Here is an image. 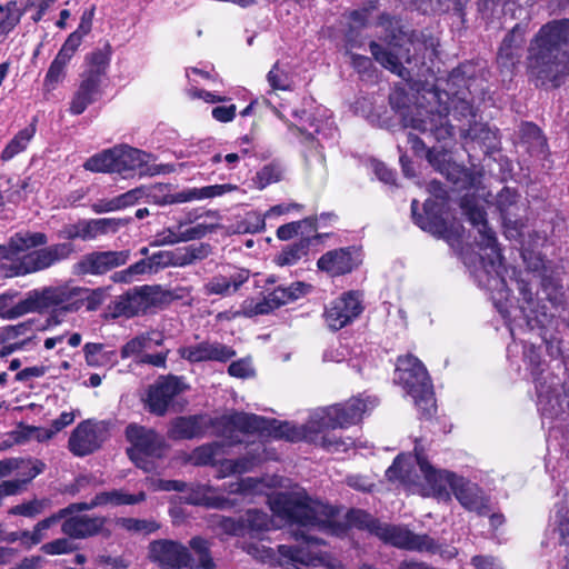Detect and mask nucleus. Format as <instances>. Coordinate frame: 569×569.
<instances>
[{"label":"nucleus","mask_w":569,"mask_h":569,"mask_svg":"<svg viewBox=\"0 0 569 569\" xmlns=\"http://www.w3.org/2000/svg\"><path fill=\"white\" fill-rule=\"evenodd\" d=\"M178 353L182 359H186L190 362H224L236 355L232 348L217 341H202L196 345L181 347L178 350Z\"/></svg>","instance_id":"nucleus-28"},{"label":"nucleus","mask_w":569,"mask_h":569,"mask_svg":"<svg viewBox=\"0 0 569 569\" xmlns=\"http://www.w3.org/2000/svg\"><path fill=\"white\" fill-rule=\"evenodd\" d=\"M13 237H29L34 241L32 244L27 243V247H22L13 254V266H11L9 272V276L13 278L47 269L69 257L72 251L70 243H58L26 253L31 248L44 244L47 242L46 234L41 232H18Z\"/></svg>","instance_id":"nucleus-11"},{"label":"nucleus","mask_w":569,"mask_h":569,"mask_svg":"<svg viewBox=\"0 0 569 569\" xmlns=\"http://www.w3.org/2000/svg\"><path fill=\"white\" fill-rule=\"evenodd\" d=\"M269 90L264 97L273 102L278 91H292L296 87L295 72L290 64L277 62L266 76Z\"/></svg>","instance_id":"nucleus-37"},{"label":"nucleus","mask_w":569,"mask_h":569,"mask_svg":"<svg viewBox=\"0 0 569 569\" xmlns=\"http://www.w3.org/2000/svg\"><path fill=\"white\" fill-rule=\"evenodd\" d=\"M370 51L375 59L386 69L396 73L403 80L409 81L411 73L402 62L406 61L408 64L411 63V59L408 56L409 48H405L403 38H396L389 42L387 49H383L380 44L371 42Z\"/></svg>","instance_id":"nucleus-18"},{"label":"nucleus","mask_w":569,"mask_h":569,"mask_svg":"<svg viewBox=\"0 0 569 569\" xmlns=\"http://www.w3.org/2000/svg\"><path fill=\"white\" fill-rule=\"evenodd\" d=\"M523 360L533 378L542 426L551 431L558 427L555 422L567 421L566 407L569 400L567 396L561 398L560 379L546 370L540 351L535 346H523Z\"/></svg>","instance_id":"nucleus-7"},{"label":"nucleus","mask_w":569,"mask_h":569,"mask_svg":"<svg viewBox=\"0 0 569 569\" xmlns=\"http://www.w3.org/2000/svg\"><path fill=\"white\" fill-rule=\"evenodd\" d=\"M243 550L262 563L271 567H281L282 569H300L301 566H325L330 569H337L339 567L337 561L330 559L327 555L305 548L281 545L278 547L280 558L276 556L271 548L260 542L247 543Z\"/></svg>","instance_id":"nucleus-12"},{"label":"nucleus","mask_w":569,"mask_h":569,"mask_svg":"<svg viewBox=\"0 0 569 569\" xmlns=\"http://www.w3.org/2000/svg\"><path fill=\"white\" fill-rule=\"evenodd\" d=\"M234 190H237V186L230 183L204 186L200 188L190 187L173 193L164 194L162 200L158 202L160 204H177L192 201H202L206 199L221 197Z\"/></svg>","instance_id":"nucleus-30"},{"label":"nucleus","mask_w":569,"mask_h":569,"mask_svg":"<svg viewBox=\"0 0 569 569\" xmlns=\"http://www.w3.org/2000/svg\"><path fill=\"white\" fill-rule=\"evenodd\" d=\"M261 481L254 478H246L230 486L231 493H240L242 496H248L251 493H256L259 491L261 487Z\"/></svg>","instance_id":"nucleus-63"},{"label":"nucleus","mask_w":569,"mask_h":569,"mask_svg":"<svg viewBox=\"0 0 569 569\" xmlns=\"http://www.w3.org/2000/svg\"><path fill=\"white\" fill-rule=\"evenodd\" d=\"M83 353L86 362L90 367H112L117 363V352L114 350H106L101 343H86Z\"/></svg>","instance_id":"nucleus-45"},{"label":"nucleus","mask_w":569,"mask_h":569,"mask_svg":"<svg viewBox=\"0 0 569 569\" xmlns=\"http://www.w3.org/2000/svg\"><path fill=\"white\" fill-rule=\"evenodd\" d=\"M114 173L127 177L137 169L148 164L151 156L144 151L130 147L128 144H119L112 148Z\"/></svg>","instance_id":"nucleus-35"},{"label":"nucleus","mask_w":569,"mask_h":569,"mask_svg":"<svg viewBox=\"0 0 569 569\" xmlns=\"http://www.w3.org/2000/svg\"><path fill=\"white\" fill-rule=\"evenodd\" d=\"M386 476L392 482H399L412 492L438 500H450L456 482L460 479L456 473L437 469L419 452L399 455Z\"/></svg>","instance_id":"nucleus-6"},{"label":"nucleus","mask_w":569,"mask_h":569,"mask_svg":"<svg viewBox=\"0 0 569 569\" xmlns=\"http://www.w3.org/2000/svg\"><path fill=\"white\" fill-rule=\"evenodd\" d=\"M263 107H267V108H270L272 110V112L281 120H283V114L282 112L280 111V109L276 106V103L269 98V97H264L262 96L261 98H257L254 100H252L242 111H241V116L242 117H247L249 114H251L253 112L254 109H260V108H263Z\"/></svg>","instance_id":"nucleus-61"},{"label":"nucleus","mask_w":569,"mask_h":569,"mask_svg":"<svg viewBox=\"0 0 569 569\" xmlns=\"http://www.w3.org/2000/svg\"><path fill=\"white\" fill-rule=\"evenodd\" d=\"M154 333H141L139 336L133 337L130 339L122 348H121V357L123 359L138 356L143 350L151 347V343L154 342L156 345L161 343V339H153L152 336Z\"/></svg>","instance_id":"nucleus-51"},{"label":"nucleus","mask_w":569,"mask_h":569,"mask_svg":"<svg viewBox=\"0 0 569 569\" xmlns=\"http://www.w3.org/2000/svg\"><path fill=\"white\" fill-rule=\"evenodd\" d=\"M128 259V251L92 252L82 258L78 263V268L81 273L102 274L113 268L124 264Z\"/></svg>","instance_id":"nucleus-34"},{"label":"nucleus","mask_w":569,"mask_h":569,"mask_svg":"<svg viewBox=\"0 0 569 569\" xmlns=\"http://www.w3.org/2000/svg\"><path fill=\"white\" fill-rule=\"evenodd\" d=\"M126 436L131 447L128 449L129 458L137 467L150 472L156 469L154 459L163 451V441L153 430L138 425H129Z\"/></svg>","instance_id":"nucleus-15"},{"label":"nucleus","mask_w":569,"mask_h":569,"mask_svg":"<svg viewBox=\"0 0 569 569\" xmlns=\"http://www.w3.org/2000/svg\"><path fill=\"white\" fill-rule=\"evenodd\" d=\"M192 219L189 216L183 220H179L177 224L162 229L153 237L151 246H173L180 242H188L203 238L213 230L212 224L198 223L191 226Z\"/></svg>","instance_id":"nucleus-21"},{"label":"nucleus","mask_w":569,"mask_h":569,"mask_svg":"<svg viewBox=\"0 0 569 569\" xmlns=\"http://www.w3.org/2000/svg\"><path fill=\"white\" fill-rule=\"evenodd\" d=\"M82 506L81 502L79 503H72L69 507L61 509L59 512L52 515L49 518H46L41 521H39L38 525V531H46L49 529L52 525L61 520L62 518H66L68 515H71L76 511H83L84 509L80 508Z\"/></svg>","instance_id":"nucleus-60"},{"label":"nucleus","mask_w":569,"mask_h":569,"mask_svg":"<svg viewBox=\"0 0 569 569\" xmlns=\"http://www.w3.org/2000/svg\"><path fill=\"white\" fill-rule=\"evenodd\" d=\"M529 31V23H517L503 38L497 61L498 64L507 71H512L519 64L523 52L526 36Z\"/></svg>","instance_id":"nucleus-22"},{"label":"nucleus","mask_w":569,"mask_h":569,"mask_svg":"<svg viewBox=\"0 0 569 569\" xmlns=\"http://www.w3.org/2000/svg\"><path fill=\"white\" fill-rule=\"evenodd\" d=\"M541 543L545 547H562L566 552L563 569H569V508L565 502L553 506Z\"/></svg>","instance_id":"nucleus-20"},{"label":"nucleus","mask_w":569,"mask_h":569,"mask_svg":"<svg viewBox=\"0 0 569 569\" xmlns=\"http://www.w3.org/2000/svg\"><path fill=\"white\" fill-rule=\"evenodd\" d=\"M42 551L47 555H64L74 550V545L67 538H60L44 543L41 547Z\"/></svg>","instance_id":"nucleus-62"},{"label":"nucleus","mask_w":569,"mask_h":569,"mask_svg":"<svg viewBox=\"0 0 569 569\" xmlns=\"http://www.w3.org/2000/svg\"><path fill=\"white\" fill-rule=\"evenodd\" d=\"M119 229V221L112 218L81 220L64 227L62 233L67 239L90 241Z\"/></svg>","instance_id":"nucleus-27"},{"label":"nucleus","mask_w":569,"mask_h":569,"mask_svg":"<svg viewBox=\"0 0 569 569\" xmlns=\"http://www.w3.org/2000/svg\"><path fill=\"white\" fill-rule=\"evenodd\" d=\"M453 496L462 508L479 516L490 512V500L476 483L460 477L452 490Z\"/></svg>","instance_id":"nucleus-26"},{"label":"nucleus","mask_w":569,"mask_h":569,"mask_svg":"<svg viewBox=\"0 0 569 569\" xmlns=\"http://www.w3.org/2000/svg\"><path fill=\"white\" fill-rule=\"evenodd\" d=\"M309 290V286L303 282H296L288 287H278L260 301H250L243 307L246 316L264 315L271 312L280 306L287 305L293 300L305 296Z\"/></svg>","instance_id":"nucleus-19"},{"label":"nucleus","mask_w":569,"mask_h":569,"mask_svg":"<svg viewBox=\"0 0 569 569\" xmlns=\"http://www.w3.org/2000/svg\"><path fill=\"white\" fill-rule=\"evenodd\" d=\"M104 525L101 517L73 516L62 523V532L70 538L83 539L100 532Z\"/></svg>","instance_id":"nucleus-36"},{"label":"nucleus","mask_w":569,"mask_h":569,"mask_svg":"<svg viewBox=\"0 0 569 569\" xmlns=\"http://www.w3.org/2000/svg\"><path fill=\"white\" fill-rule=\"evenodd\" d=\"M49 506L50 501L48 499H33L12 507L9 513L33 518L43 512Z\"/></svg>","instance_id":"nucleus-55"},{"label":"nucleus","mask_w":569,"mask_h":569,"mask_svg":"<svg viewBox=\"0 0 569 569\" xmlns=\"http://www.w3.org/2000/svg\"><path fill=\"white\" fill-rule=\"evenodd\" d=\"M223 443L212 442L198 447L192 451L189 457V461L196 466L212 465L217 458L223 453Z\"/></svg>","instance_id":"nucleus-49"},{"label":"nucleus","mask_w":569,"mask_h":569,"mask_svg":"<svg viewBox=\"0 0 569 569\" xmlns=\"http://www.w3.org/2000/svg\"><path fill=\"white\" fill-rule=\"evenodd\" d=\"M249 279V271L239 269L229 276H216L207 284L209 293L229 296L236 292Z\"/></svg>","instance_id":"nucleus-40"},{"label":"nucleus","mask_w":569,"mask_h":569,"mask_svg":"<svg viewBox=\"0 0 569 569\" xmlns=\"http://www.w3.org/2000/svg\"><path fill=\"white\" fill-rule=\"evenodd\" d=\"M36 133V120L32 123L22 130H20L6 146L1 153V159L3 161H9L13 159L16 156L24 151L34 137Z\"/></svg>","instance_id":"nucleus-47"},{"label":"nucleus","mask_w":569,"mask_h":569,"mask_svg":"<svg viewBox=\"0 0 569 569\" xmlns=\"http://www.w3.org/2000/svg\"><path fill=\"white\" fill-rule=\"evenodd\" d=\"M102 428L91 420L82 421L72 431L68 447L77 457H84L96 451L102 443Z\"/></svg>","instance_id":"nucleus-24"},{"label":"nucleus","mask_w":569,"mask_h":569,"mask_svg":"<svg viewBox=\"0 0 569 569\" xmlns=\"http://www.w3.org/2000/svg\"><path fill=\"white\" fill-rule=\"evenodd\" d=\"M303 228H309L310 230L316 229L315 219L307 218L301 221H293V222L283 224L278 228L277 237L280 240H290L295 236L299 234Z\"/></svg>","instance_id":"nucleus-57"},{"label":"nucleus","mask_w":569,"mask_h":569,"mask_svg":"<svg viewBox=\"0 0 569 569\" xmlns=\"http://www.w3.org/2000/svg\"><path fill=\"white\" fill-rule=\"evenodd\" d=\"M143 194L144 190L142 188H136L112 199L100 200L93 203L92 210L96 213H104L121 210L127 207L133 206L140 198L143 197Z\"/></svg>","instance_id":"nucleus-44"},{"label":"nucleus","mask_w":569,"mask_h":569,"mask_svg":"<svg viewBox=\"0 0 569 569\" xmlns=\"http://www.w3.org/2000/svg\"><path fill=\"white\" fill-rule=\"evenodd\" d=\"M101 82L99 71H86L80 80L79 87L73 93L69 111L72 114H81L101 94Z\"/></svg>","instance_id":"nucleus-31"},{"label":"nucleus","mask_w":569,"mask_h":569,"mask_svg":"<svg viewBox=\"0 0 569 569\" xmlns=\"http://www.w3.org/2000/svg\"><path fill=\"white\" fill-rule=\"evenodd\" d=\"M229 373L236 378H250L253 376L254 370L249 359H241L232 362L228 368Z\"/></svg>","instance_id":"nucleus-64"},{"label":"nucleus","mask_w":569,"mask_h":569,"mask_svg":"<svg viewBox=\"0 0 569 569\" xmlns=\"http://www.w3.org/2000/svg\"><path fill=\"white\" fill-rule=\"evenodd\" d=\"M527 69L541 86L560 84L569 73V20H555L540 28L528 48Z\"/></svg>","instance_id":"nucleus-5"},{"label":"nucleus","mask_w":569,"mask_h":569,"mask_svg":"<svg viewBox=\"0 0 569 569\" xmlns=\"http://www.w3.org/2000/svg\"><path fill=\"white\" fill-rule=\"evenodd\" d=\"M68 63L69 61L56 56L44 78V88L47 90H53L64 79Z\"/></svg>","instance_id":"nucleus-54"},{"label":"nucleus","mask_w":569,"mask_h":569,"mask_svg":"<svg viewBox=\"0 0 569 569\" xmlns=\"http://www.w3.org/2000/svg\"><path fill=\"white\" fill-rule=\"evenodd\" d=\"M462 210L471 224L477 229V247L479 248V267L476 266L475 258L468 252H462V259L466 266L473 267V276L479 286L491 292V298L496 308L509 321L510 333L515 336L513 321L517 308L509 309L506 305L509 298V290L502 276V258L498 248L495 232L488 227L486 212L482 207L470 203L469 200L462 201Z\"/></svg>","instance_id":"nucleus-4"},{"label":"nucleus","mask_w":569,"mask_h":569,"mask_svg":"<svg viewBox=\"0 0 569 569\" xmlns=\"http://www.w3.org/2000/svg\"><path fill=\"white\" fill-rule=\"evenodd\" d=\"M48 289H66L70 291V297L66 302H60L54 306L60 307L61 310L67 312L78 311L83 306L84 301L87 302L88 310H96L107 298V290L103 288L89 290L81 287L60 286L48 287Z\"/></svg>","instance_id":"nucleus-33"},{"label":"nucleus","mask_w":569,"mask_h":569,"mask_svg":"<svg viewBox=\"0 0 569 569\" xmlns=\"http://www.w3.org/2000/svg\"><path fill=\"white\" fill-rule=\"evenodd\" d=\"M337 428H326L323 431L318 433L317 441H311L326 449L329 452H346L350 448L356 446V442L351 438H342L338 436L335 430Z\"/></svg>","instance_id":"nucleus-46"},{"label":"nucleus","mask_w":569,"mask_h":569,"mask_svg":"<svg viewBox=\"0 0 569 569\" xmlns=\"http://www.w3.org/2000/svg\"><path fill=\"white\" fill-rule=\"evenodd\" d=\"M252 451L253 452H249L248 457H243L237 460L221 461L218 468L219 476L223 478L231 475L250 471L256 465L262 461L261 445H256Z\"/></svg>","instance_id":"nucleus-43"},{"label":"nucleus","mask_w":569,"mask_h":569,"mask_svg":"<svg viewBox=\"0 0 569 569\" xmlns=\"http://www.w3.org/2000/svg\"><path fill=\"white\" fill-rule=\"evenodd\" d=\"M0 12H6V18L0 20V37H3L19 22L20 16L17 13L13 2H9L6 7L0 6Z\"/></svg>","instance_id":"nucleus-59"},{"label":"nucleus","mask_w":569,"mask_h":569,"mask_svg":"<svg viewBox=\"0 0 569 569\" xmlns=\"http://www.w3.org/2000/svg\"><path fill=\"white\" fill-rule=\"evenodd\" d=\"M362 261L361 253L356 247L339 248L323 253L317 266L331 277L351 272Z\"/></svg>","instance_id":"nucleus-23"},{"label":"nucleus","mask_w":569,"mask_h":569,"mask_svg":"<svg viewBox=\"0 0 569 569\" xmlns=\"http://www.w3.org/2000/svg\"><path fill=\"white\" fill-rule=\"evenodd\" d=\"M117 527L133 535H150L159 529V523L152 519L119 518Z\"/></svg>","instance_id":"nucleus-50"},{"label":"nucleus","mask_w":569,"mask_h":569,"mask_svg":"<svg viewBox=\"0 0 569 569\" xmlns=\"http://www.w3.org/2000/svg\"><path fill=\"white\" fill-rule=\"evenodd\" d=\"M27 243L32 244L34 241L29 237H11L8 246H0V273L3 277L11 278L9 272L13 266V254L22 247H27Z\"/></svg>","instance_id":"nucleus-48"},{"label":"nucleus","mask_w":569,"mask_h":569,"mask_svg":"<svg viewBox=\"0 0 569 569\" xmlns=\"http://www.w3.org/2000/svg\"><path fill=\"white\" fill-rule=\"evenodd\" d=\"M308 247L303 241L286 247L277 257L278 266H292L307 254Z\"/></svg>","instance_id":"nucleus-53"},{"label":"nucleus","mask_w":569,"mask_h":569,"mask_svg":"<svg viewBox=\"0 0 569 569\" xmlns=\"http://www.w3.org/2000/svg\"><path fill=\"white\" fill-rule=\"evenodd\" d=\"M283 170L279 164L270 163L261 168L254 178V183L259 189H264L271 183L281 180Z\"/></svg>","instance_id":"nucleus-56"},{"label":"nucleus","mask_w":569,"mask_h":569,"mask_svg":"<svg viewBox=\"0 0 569 569\" xmlns=\"http://www.w3.org/2000/svg\"><path fill=\"white\" fill-rule=\"evenodd\" d=\"M83 168L91 172L114 173L112 148L91 156Z\"/></svg>","instance_id":"nucleus-52"},{"label":"nucleus","mask_w":569,"mask_h":569,"mask_svg":"<svg viewBox=\"0 0 569 569\" xmlns=\"http://www.w3.org/2000/svg\"><path fill=\"white\" fill-rule=\"evenodd\" d=\"M497 207L500 211L505 234L508 239H520L523 236V223L518 218L520 207L518 194L509 189H502L497 196Z\"/></svg>","instance_id":"nucleus-25"},{"label":"nucleus","mask_w":569,"mask_h":569,"mask_svg":"<svg viewBox=\"0 0 569 569\" xmlns=\"http://www.w3.org/2000/svg\"><path fill=\"white\" fill-rule=\"evenodd\" d=\"M395 382L400 385L423 413L435 409L432 385L422 362L412 355L399 357L395 371Z\"/></svg>","instance_id":"nucleus-13"},{"label":"nucleus","mask_w":569,"mask_h":569,"mask_svg":"<svg viewBox=\"0 0 569 569\" xmlns=\"http://www.w3.org/2000/svg\"><path fill=\"white\" fill-rule=\"evenodd\" d=\"M204 257L202 246H188L174 250H161L150 256L154 272L168 267H184Z\"/></svg>","instance_id":"nucleus-29"},{"label":"nucleus","mask_w":569,"mask_h":569,"mask_svg":"<svg viewBox=\"0 0 569 569\" xmlns=\"http://www.w3.org/2000/svg\"><path fill=\"white\" fill-rule=\"evenodd\" d=\"M430 197L423 203V212H418V200L411 202V212L415 223L438 238L447 240L450 244L458 241L463 227L456 219L450 220L447 207V191L440 182L431 181L428 186Z\"/></svg>","instance_id":"nucleus-9"},{"label":"nucleus","mask_w":569,"mask_h":569,"mask_svg":"<svg viewBox=\"0 0 569 569\" xmlns=\"http://www.w3.org/2000/svg\"><path fill=\"white\" fill-rule=\"evenodd\" d=\"M183 499L190 505H200L216 509H224L231 505L229 499L216 496L211 487L202 485L192 487Z\"/></svg>","instance_id":"nucleus-42"},{"label":"nucleus","mask_w":569,"mask_h":569,"mask_svg":"<svg viewBox=\"0 0 569 569\" xmlns=\"http://www.w3.org/2000/svg\"><path fill=\"white\" fill-rule=\"evenodd\" d=\"M268 502L273 518H269L260 510H248L242 518L244 535L259 536L264 531L289 525L297 540L319 543L320 540L313 537L311 531L319 530L327 533L341 531V527L335 519L337 515L333 507L310 499L299 487L291 491L274 492L269 496Z\"/></svg>","instance_id":"nucleus-3"},{"label":"nucleus","mask_w":569,"mask_h":569,"mask_svg":"<svg viewBox=\"0 0 569 569\" xmlns=\"http://www.w3.org/2000/svg\"><path fill=\"white\" fill-rule=\"evenodd\" d=\"M363 311L360 291L350 290L331 300L325 308V322L330 330H340L353 322Z\"/></svg>","instance_id":"nucleus-16"},{"label":"nucleus","mask_w":569,"mask_h":569,"mask_svg":"<svg viewBox=\"0 0 569 569\" xmlns=\"http://www.w3.org/2000/svg\"><path fill=\"white\" fill-rule=\"evenodd\" d=\"M378 406V399L370 395H360L328 408L315 410L305 426H297L288 421L266 419L263 417L236 412L223 417L222 436L229 445L244 441L249 435L284 439L287 441H317L318 433L326 428H345L358 423L366 413Z\"/></svg>","instance_id":"nucleus-2"},{"label":"nucleus","mask_w":569,"mask_h":569,"mask_svg":"<svg viewBox=\"0 0 569 569\" xmlns=\"http://www.w3.org/2000/svg\"><path fill=\"white\" fill-rule=\"evenodd\" d=\"M182 381L177 377L162 378L150 387L147 405L151 412L163 415L176 395L182 391Z\"/></svg>","instance_id":"nucleus-32"},{"label":"nucleus","mask_w":569,"mask_h":569,"mask_svg":"<svg viewBox=\"0 0 569 569\" xmlns=\"http://www.w3.org/2000/svg\"><path fill=\"white\" fill-rule=\"evenodd\" d=\"M208 419L202 416L179 417L169 430V435L173 439H192L200 437L206 431Z\"/></svg>","instance_id":"nucleus-39"},{"label":"nucleus","mask_w":569,"mask_h":569,"mask_svg":"<svg viewBox=\"0 0 569 569\" xmlns=\"http://www.w3.org/2000/svg\"><path fill=\"white\" fill-rule=\"evenodd\" d=\"M19 293L9 290L0 295V317L6 320H14L28 313L42 312L57 303L66 302L70 291L66 289L31 290L26 297L17 301Z\"/></svg>","instance_id":"nucleus-14"},{"label":"nucleus","mask_w":569,"mask_h":569,"mask_svg":"<svg viewBox=\"0 0 569 569\" xmlns=\"http://www.w3.org/2000/svg\"><path fill=\"white\" fill-rule=\"evenodd\" d=\"M46 468V465L38 459H22L21 458V468L17 469L19 471L22 479H17L16 481L21 482V488L38 475L42 473Z\"/></svg>","instance_id":"nucleus-58"},{"label":"nucleus","mask_w":569,"mask_h":569,"mask_svg":"<svg viewBox=\"0 0 569 569\" xmlns=\"http://www.w3.org/2000/svg\"><path fill=\"white\" fill-rule=\"evenodd\" d=\"M431 98L439 103L437 113L432 109L416 107L413 114L403 111L405 96L400 91H395L390 96V104L393 109L400 111L405 128H411L428 137H433L438 142H445L441 148L432 147L426 153L429 163L455 184L465 182L467 179L466 169L452 160L451 153L446 149L447 140L453 136V126L449 117L456 120L462 118L467 120L468 129L461 127V136L465 140H470L485 148L486 152L497 148V131L488 124L475 120L472 106L467 100L465 91H440L439 86L436 90L429 92Z\"/></svg>","instance_id":"nucleus-1"},{"label":"nucleus","mask_w":569,"mask_h":569,"mask_svg":"<svg viewBox=\"0 0 569 569\" xmlns=\"http://www.w3.org/2000/svg\"><path fill=\"white\" fill-rule=\"evenodd\" d=\"M164 291L159 286H142L121 295L116 300L118 316L134 317L163 303Z\"/></svg>","instance_id":"nucleus-17"},{"label":"nucleus","mask_w":569,"mask_h":569,"mask_svg":"<svg viewBox=\"0 0 569 569\" xmlns=\"http://www.w3.org/2000/svg\"><path fill=\"white\" fill-rule=\"evenodd\" d=\"M146 499V493L140 491L137 495L128 493L123 490L103 491L98 495L90 502H81L80 508L90 510L100 506H123L137 505Z\"/></svg>","instance_id":"nucleus-38"},{"label":"nucleus","mask_w":569,"mask_h":569,"mask_svg":"<svg viewBox=\"0 0 569 569\" xmlns=\"http://www.w3.org/2000/svg\"><path fill=\"white\" fill-rule=\"evenodd\" d=\"M196 557L183 545L172 540H154L149 545L148 557L161 569H212L213 560L209 552L208 541L196 537L190 540Z\"/></svg>","instance_id":"nucleus-10"},{"label":"nucleus","mask_w":569,"mask_h":569,"mask_svg":"<svg viewBox=\"0 0 569 569\" xmlns=\"http://www.w3.org/2000/svg\"><path fill=\"white\" fill-rule=\"evenodd\" d=\"M92 11L84 12L81 17V21L77 28L76 31H73L64 43L62 44L61 49L59 50L58 54L63 60H67L70 62L71 58L74 56L76 51L82 43L83 38L90 32L91 26H92Z\"/></svg>","instance_id":"nucleus-41"},{"label":"nucleus","mask_w":569,"mask_h":569,"mask_svg":"<svg viewBox=\"0 0 569 569\" xmlns=\"http://www.w3.org/2000/svg\"><path fill=\"white\" fill-rule=\"evenodd\" d=\"M333 510L337 515L335 518L337 525L341 527V531L333 533L335 536L345 533L349 528L366 529L383 542L395 547L420 552H436L437 546L427 535H415L403 527L380 523L362 510H349L345 512L342 509L335 507Z\"/></svg>","instance_id":"nucleus-8"}]
</instances>
